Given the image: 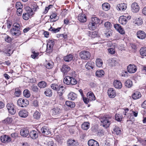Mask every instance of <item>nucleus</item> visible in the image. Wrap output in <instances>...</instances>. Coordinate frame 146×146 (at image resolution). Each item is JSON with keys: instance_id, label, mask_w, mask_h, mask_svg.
Masks as SVG:
<instances>
[{"instance_id": "nucleus-18", "label": "nucleus", "mask_w": 146, "mask_h": 146, "mask_svg": "<svg viewBox=\"0 0 146 146\" xmlns=\"http://www.w3.org/2000/svg\"><path fill=\"white\" fill-rule=\"evenodd\" d=\"M88 143L89 146H100L98 143L94 139H90L88 141Z\"/></svg>"}, {"instance_id": "nucleus-23", "label": "nucleus", "mask_w": 146, "mask_h": 146, "mask_svg": "<svg viewBox=\"0 0 146 146\" xmlns=\"http://www.w3.org/2000/svg\"><path fill=\"white\" fill-rule=\"evenodd\" d=\"M19 115L23 117H25L27 116L28 115V112L27 110H21L19 112Z\"/></svg>"}, {"instance_id": "nucleus-16", "label": "nucleus", "mask_w": 146, "mask_h": 146, "mask_svg": "<svg viewBox=\"0 0 146 146\" xmlns=\"http://www.w3.org/2000/svg\"><path fill=\"white\" fill-rule=\"evenodd\" d=\"M114 26L115 29L118 31L121 34H124L125 31L119 24H115Z\"/></svg>"}, {"instance_id": "nucleus-28", "label": "nucleus", "mask_w": 146, "mask_h": 146, "mask_svg": "<svg viewBox=\"0 0 146 146\" xmlns=\"http://www.w3.org/2000/svg\"><path fill=\"white\" fill-rule=\"evenodd\" d=\"M87 97L90 101L94 100H95V97L94 94L92 92H89L87 94Z\"/></svg>"}, {"instance_id": "nucleus-51", "label": "nucleus", "mask_w": 146, "mask_h": 146, "mask_svg": "<svg viewBox=\"0 0 146 146\" xmlns=\"http://www.w3.org/2000/svg\"><path fill=\"white\" fill-rule=\"evenodd\" d=\"M40 114L38 111H36L34 113L33 117L35 119H38L40 118Z\"/></svg>"}, {"instance_id": "nucleus-8", "label": "nucleus", "mask_w": 146, "mask_h": 146, "mask_svg": "<svg viewBox=\"0 0 146 146\" xmlns=\"http://www.w3.org/2000/svg\"><path fill=\"white\" fill-rule=\"evenodd\" d=\"M127 70L129 72L133 73L137 71V67L134 64H130L127 66Z\"/></svg>"}, {"instance_id": "nucleus-61", "label": "nucleus", "mask_w": 146, "mask_h": 146, "mask_svg": "<svg viewBox=\"0 0 146 146\" xmlns=\"http://www.w3.org/2000/svg\"><path fill=\"white\" fill-rule=\"evenodd\" d=\"M32 90L35 92H37L38 90V88L36 86L34 85L32 86L31 88Z\"/></svg>"}, {"instance_id": "nucleus-11", "label": "nucleus", "mask_w": 146, "mask_h": 146, "mask_svg": "<svg viewBox=\"0 0 146 146\" xmlns=\"http://www.w3.org/2000/svg\"><path fill=\"white\" fill-rule=\"evenodd\" d=\"M117 9L119 11H124L127 8V5L125 3H121L117 5Z\"/></svg>"}, {"instance_id": "nucleus-34", "label": "nucleus", "mask_w": 146, "mask_h": 146, "mask_svg": "<svg viewBox=\"0 0 146 146\" xmlns=\"http://www.w3.org/2000/svg\"><path fill=\"white\" fill-rule=\"evenodd\" d=\"M73 58L72 55L69 54L64 56V60L66 62H69L72 60Z\"/></svg>"}, {"instance_id": "nucleus-54", "label": "nucleus", "mask_w": 146, "mask_h": 146, "mask_svg": "<svg viewBox=\"0 0 146 146\" xmlns=\"http://www.w3.org/2000/svg\"><path fill=\"white\" fill-rule=\"evenodd\" d=\"M31 10L33 11H35L38 9V7L36 3H33L31 6Z\"/></svg>"}, {"instance_id": "nucleus-26", "label": "nucleus", "mask_w": 146, "mask_h": 146, "mask_svg": "<svg viewBox=\"0 0 146 146\" xmlns=\"http://www.w3.org/2000/svg\"><path fill=\"white\" fill-rule=\"evenodd\" d=\"M95 64L92 62H87L85 65L86 68L88 70H90L94 68Z\"/></svg>"}, {"instance_id": "nucleus-4", "label": "nucleus", "mask_w": 146, "mask_h": 146, "mask_svg": "<svg viewBox=\"0 0 146 146\" xmlns=\"http://www.w3.org/2000/svg\"><path fill=\"white\" fill-rule=\"evenodd\" d=\"M6 107L10 114L11 115H14L16 111L15 109V106L13 103H8L7 104Z\"/></svg>"}, {"instance_id": "nucleus-27", "label": "nucleus", "mask_w": 146, "mask_h": 146, "mask_svg": "<svg viewBox=\"0 0 146 146\" xmlns=\"http://www.w3.org/2000/svg\"><path fill=\"white\" fill-rule=\"evenodd\" d=\"M70 70V68L69 66L66 65H62L61 69V71L64 73L68 72Z\"/></svg>"}, {"instance_id": "nucleus-7", "label": "nucleus", "mask_w": 146, "mask_h": 146, "mask_svg": "<svg viewBox=\"0 0 146 146\" xmlns=\"http://www.w3.org/2000/svg\"><path fill=\"white\" fill-rule=\"evenodd\" d=\"M35 13L32 10L29 12L24 13L22 15L23 19L25 20H27L30 18H31L34 15Z\"/></svg>"}, {"instance_id": "nucleus-32", "label": "nucleus", "mask_w": 146, "mask_h": 146, "mask_svg": "<svg viewBox=\"0 0 146 146\" xmlns=\"http://www.w3.org/2000/svg\"><path fill=\"white\" fill-rule=\"evenodd\" d=\"M65 104L67 106L71 108H74L75 106V104L74 102L69 101L66 102Z\"/></svg>"}, {"instance_id": "nucleus-49", "label": "nucleus", "mask_w": 146, "mask_h": 146, "mask_svg": "<svg viewBox=\"0 0 146 146\" xmlns=\"http://www.w3.org/2000/svg\"><path fill=\"white\" fill-rule=\"evenodd\" d=\"M23 96L25 97L28 98L30 97L31 94L30 91L28 90H25L23 92Z\"/></svg>"}, {"instance_id": "nucleus-30", "label": "nucleus", "mask_w": 146, "mask_h": 146, "mask_svg": "<svg viewBox=\"0 0 146 146\" xmlns=\"http://www.w3.org/2000/svg\"><path fill=\"white\" fill-rule=\"evenodd\" d=\"M141 96V93L139 92H136L132 95V98L134 100H137L140 98Z\"/></svg>"}, {"instance_id": "nucleus-38", "label": "nucleus", "mask_w": 146, "mask_h": 146, "mask_svg": "<svg viewBox=\"0 0 146 146\" xmlns=\"http://www.w3.org/2000/svg\"><path fill=\"white\" fill-rule=\"evenodd\" d=\"M70 76H67L65 77L64 79L63 82L64 84L67 85H70Z\"/></svg>"}, {"instance_id": "nucleus-14", "label": "nucleus", "mask_w": 146, "mask_h": 146, "mask_svg": "<svg viewBox=\"0 0 146 146\" xmlns=\"http://www.w3.org/2000/svg\"><path fill=\"white\" fill-rule=\"evenodd\" d=\"M78 19L80 22L83 23L86 22L87 20L86 15L83 13L80 14L78 15Z\"/></svg>"}, {"instance_id": "nucleus-10", "label": "nucleus", "mask_w": 146, "mask_h": 146, "mask_svg": "<svg viewBox=\"0 0 146 146\" xmlns=\"http://www.w3.org/2000/svg\"><path fill=\"white\" fill-rule=\"evenodd\" d=\"M1 141L4 143H8L11 140V138L9 136L6 135H3L1 137Z\"/></svg>"}, {"instance_id": "nucleus-31", "label": "nucleus", "mask_w": 146, "mask_h": 146, "mask_svg": "<svg viewBox=\"0 0 146 146\" xmlns=\"http://www.w3.org/2000/svg\"><path fill=\"white\" fill-rule=\"evenodd\" d=\"M105 72L102 70H98L96 72V76L99 77H101L104 76Z\"/></svg>"}, {"instance_id": "nucleus-6", "label": "nucleus", "mask_w": 146, "mask_h": 146, "mask_svg": "<svg viewBox=\"0 0 146 146\" xmlns=\"http://www.w3.org/2000/svg\"><path fill=\"white\" fill-rule=\"evenodd\" d=\"M54 44V42L53 40H49L47 45L46 51L47 53H50L53 50V47Z\"/></svg>"}, {"instance_id": "nucleus-43", "label": "nucleus", "mask_w": 146, "mask_h": 146, "mask_svg": "<svg viewBox=\"0 0 146 146\" xmlns=\"http://www.w3.org/2000/svg\"><path fill=\"white\" fill-rule=\"evenodd\" d=\"M88 34L90 37L92 38H95L97 36V33L95 31H89Z\"/></svg>"}, {"instance_id": "nucleus-5", "label": "nucleus", "mask_w": 146, "mask_h": 146, "mask_svg": "<svg viewBox=\"0 0 146 146\" xmlns=\"http://www.w3.org/2000/svg\"><path fill=\"white\" fill-rule=\"evenodd\" d=\"M17 104L19 106L22 107H25L29 104V102L26 99L21 98L18 100Z\"/></svg>"}, {"instance_id": "nucleus-50", "label": "nucleus", "mask_w": 146, "mask_h": 146, "mask_svg": "<svg viewBox=\"0 0 146 146\" xmlns=\"http://www.w3.org/2000/svg\"><path fill=\"white\" fill-rule=\"evenodd\" d=\"M53 63L50 61L46 62V64L45 65V66L48 69H51L53 67Z\"/></svg>"}, {"instance_id": "nucleus-15", "label": "nucleus", "mask_w": 146, "mask_h": 146, "mask_svg": "<svg viewBox=\"0 0 146 146\" xmlns=\"http://www.w3.org/2000/svg\"><path fill=\"white\" fill-rule=\"evenodd\" d=\"M67 144L68 146H78L77 141L74 139H69L67 141Z\"/></svg>"}, {"instance_id": "nucleus-56", "label": "nucleus", "mask_w": 146, "mask_h": 146, "mask_svg": "<svg viewBox=\"0 0 146 146\" xmlns=\"http://www.w3.org/2000/svg\"><path fill=\"white\" fill-rule=\"evenodd\" d=\"M15 6L17 9H22L23 7L22 4L19 2H17L16 3Z\"/></svg>"}, {"instance_id": "nucleus-33", "label": "nucleus", "mask_w": 146, "mask_h": 146, "mask_svg": "<svg viewBox=\"0 0 146 146\" xmlns=\"http://www.w3.org/2000/svg\"><path fill=\"white\" fill-rule=\"evenodd\" d=\"M90 127V123L88 122H84L82 125V128L84 130H87Z\"/></svg>"}, {"instance_id": "nucleus-1", "label": "nucleus", "mask_w": 146, "mask_h": 146, "mask_svg": "<svg viewBox=\"0 0 146 146\" xmlns=\"http://www.w3.org/2000/svg\"><path fill=\"white\" fill-rule=\"evenodd\" d=\"M20 26L19 24L14 25L13 27L11 30V33L13 36H18L21 34L19 30Z\"/></svg>"}, {"instance_id": "nucleus-44", "label": "nucleus", "mask_w": 146, "mask_h": 146, "mask_svg": "<svg viewBox=\"0 0 146 146\" xmlns=\"http://www.w3.org/2000/svg\"><path fill=\"white\" fill-rule=\"evenodd\" d=\"M12 117H8L3 121V122L7 124H9L12 123Z\"/></svg>"}, {"instance_id": "nucleus-25", "label": "nucleus", "mask_w": 146, "mask_h": 146, "mask_svg": "<svg viewBox=\"0 0 146 146\" xmlns=\"http://www.w3.org/2000/svg\"><path fill=\"white\" fill-rule=\"evenodd\" d=\"M113 84L115 88L117 89H120L122 87L121 83L117 80H115L113 82Z\"/></svg>"}, {"instance_id": "nucleus-17", "label": "nucleus", "mask_w": 146, "mask_h": 146, "mask_svg": "<svg viewBox=\"0 0 146 146\" xmlns=\"http://www.w3.org/2000/svg\"><path fill=\"white\" fill-rule=\"evenodd\" d=\"M29 133V131L27 128H23L21 130L20 135L23 137H26L28 135Z\"/></svg>"}, {"instance_id": "nucleus-29", "label": "nucleus", "mask_w": 146, "mask_h": 146, "mask_svg": "<svg viewBox=\"0 0 146 146\" xmlns=\"http://www.w3.org/2000/svg\"><path fill=\"white\" fill-rule=\"evenodd\" d=\"M77 97L76 94L73 92H70L68 95V98L70 100H75Z\"/></svg>"}, {"instance_id": "nucleus-39", "label": "nucleus", "mask_w": 146, "mask_h": 146, "mask_svg": "<svg viewBox=\"0 0 146 146\" xmlns=\"http://www.w3.org/2000/svg\"><path fill=\"white\" fill-rule=\"evenodd\" d=\"M103 64L102 60L100 58H98L96 60V64L97 66L98 67H101L102 66Z\"/></svg>"}, {"instance_id": "nucleus-22", "label": "nucleus", "mask_w": 146, "mask_h": 146, "mask_svg": "<svg viewBox=\"0 0 146 146\" xmlns=\"http://www.w3.org/2000/svg\"><path fill=\"white\" fill-rule=\"evenodd\" d=\"M29 135L30 137L33 139H36L38 137V134L37 132L34 130L31 131Z\"/></svg>"}, {"instance_id": "nucleus-59", "label": "nucleus", "mask_w": 146, "mask_h": 146, "mask_svg": "<svg viewBox=\"0 0 146 146\" xmlns=\"http://www.w3.org/2000/svg\"><path fill=\"white\" fill-rule=\"evenodd\" d=\"M113 131H115L117 135H119L121 133V131L120 128L116 127L113 129Z\"/></svg>"}, {"instance_id": "nucleus-40", "label": "nucleus", "mask_w": 146, "mask_h": 146, "mask_svg": "<svg viewBox=\"0 0 146 146\" xmlns=\"http://www.w3.org/2000/svg\"><path fill=\"white\" fill-rule=\"evenodd\" d=\"M88 26L90 30H93L95 29L96 28L97 25L92 22L89 23Z\"/></svg>"}, {"instance_id": "nucleus-19", "label": "nucleus", "mask_w": 146, "mask_h": 146, "mask_svg": "<svg viewBox=\"0 0 146 146\" xmlns=\"http://www.w3.org/2000/svg\"><path fill=\"white\" fill-rule=\"evenodd\" d=\"M137 37L140 39H144L146 37V34L145 32L141 31H140L137 32Z\"/></svg>"}, {"instance_id": "nucleus-63", "label": "nucleus", "mask_w": 146, "mask_h": 146, "mask_svg": "<svg viewBox=\"0 0 146 146\" xmlns=\"http://www.w3.org/2000/svg\"><path fill=\"white\" fill-rule=\"evenodd\" d=\"M108 52L111 54H113L115 53V51L114 49L110 48L108 50Z\"/></svg>"}, {"instance_id": "nucleus-2", "label": "nucleus", "mask_w": 146, "mask_h": 146, "mask_svg": "<svg viewBox=\"0 0 146 146\" xmlns=\"http://www.w3.org/2000/svg\"><path fill=\"white\" fill-rule=\"evenodd\" d=\"M111 117L108 115H107L105 117H102L100 119V121L103 123V126L106 128L109 127L110 124V122L109 121Z\"/></svg>"}, {"instance_id": "nucleus-13", "label": "nucleus", "mask_w": 146, "mask_h": 146, "mask_svg": "<svg viewBox=\"0 0 146 146\" xmlns=\"http://www.w3.org/2000/svg\"><path fill=\"white\" fill-rule=\"evenodd\" d=\"M108 94L110 98H114L116 95L115 90L112 88H110L108 90Z\"/></svg>"}, {"instance_id": "nucleus-42", "label": "nucleus", "mask_w": 146, "mask_h": 146, "mask_svg": "<svg viewBox=\"0 0 146 146\" xmlns=\"http://www.w3.org/2000/svg\"><path fill=\"white\" fill-rule=\"evenodd\" d=\"M47 85L46 83L44 81H41L39 82L38 84V86L40 88H45Z\"/></svg>"}, {"instance_id": "nucleus-57", "label": "nucleus", "mask_w": 146, "mask_h": 146, "mask_svg": "<svg viewBox=\"0 0 146 146\" xmlns=\"http://www.w3.org/2000/svg\"><path fill=\"white\" fill-rule=\"evenodd\" d=\"M115 119L118 121H121L122 120L121 115L119 114H116L115 115Z\"/></svg>"}, {"instance_id": "nucleus-12", "label": "nucleus", "mask_w": 146, "mask_h": 146, "mask_svg": "<svg viewBox=\"0 0 146 146\" xmlns=\"http://www.w3.org/2000/svg\"><path fill=\"white\" fill-rule=\"evenodd\" d=\"M41 131L42 133L44 135H48L51 133L50 129L48 127L45 126L42 128Z\"/></svg>"}, {"instance_id": "nucleus-58", "label": "nucleus", "mask_w": 146, "mask_h": 146, "mask_svg": "<svg viewBox=\"0 0 146 146\" xmlns=\"http://www.w3.org/2000/svg\"><path fill=\"white\" fill-rule=\"evenodd\" d=\"M51 87L52 89L57 91L59 87V86L57 84H51Z\"/></svg>"}, {"instance_id": "nucleus-35", "label": "nucleus", "mask_w": 146, "mask_h": 146, "mask_svg": "<svg viewBox=\"0 0 146 146\" xmlns=\"http://www.w3.org/2000/svg\"><path fill=\"white\" fill-rule=\"evenodd\" d=\"M140 55L143 56H146V47H143L141 48L139 50Z\"/></svg>"}, {"instance_id": "nucleus-9", "label": "nucleus", "mask_w": 146, "mask_h": 146, "mask_svg": "<svg viewBox=\"0 0 146 146\" xmlns=\"http://www.w3.org/2000/svg\"><path fill=\"white\" fill-rule=\"evenodd\" d=\"M139 10V7L138 3L136 2L133 3L131 7V11L135 13H137Z\"/></svg>"}, {"instance_id": "nucleus-47", "label": "nucleus", "mask_w": 146, "mask_h": 146, "mask_svg": "<svg viewBox=\"0 0 146 146\" xmlns=\"http://www.w3.org/2000/svg\"><path fill=\"white\" fill-rule=\"evenodd\" d=\"M125 84L127 87L130 88L132 85V82L130 80H128L125 82Z\"/></svg>"}, {"instance_id": "nucleus-37", "label": "nucleus", "mask_w": 146, "mask_h": 146, "mask_svg": "<svg viewBox=\"0 0 146 146\" xmlns=\"http://www.w3.org/2000/svg\"><path fill=\"white\" fill-rule=\"evenodd\" d=\"M44 94L47 96L51 97L52 95V92L50 89L48 88L46 90Z\"/></svg>"}, {"instance_id": "nucleus-60", "label": "nucleus", "mask_w": 146, "mask_h": 146, "mask_svg": "<svg viewBox=\"0 0 146 146\" xmlns=\"http://www.w3.org/2000/svg\"><path fill=\"white\" fill-rule=\"evenodd\" d=\"M21 92L19 89H16L15 94L17 97H19L21 94Z\"/></svg>"}, {"instance_id": "nucleus-48", "label": "nucleus", "mask_w": 146, "mask_h": 146, "mask_svg": "<svg viewBox=\"0 0 146 146\" xmlns=\"http://www.w3.org/2000/svg\"><path fill=\"white\" fill-rule=\"evenodd\" d=\"M109 62L111 64V65L112 66H115L117 64V62L115 58H112L109 59Z\"/></svg>"}, {"instance_id": "nucleus-62", "label": "nucleus", "mask_w": 146, "mask_h": 146, "mask_svg": "<svg viewBox=\"0 0 146 146\" xmlns=\"http://www.w3.org/2000/svg\"><path fill=\"white\" fill-rule=\"evenodd\" d=\"M5 40L6 42L10 43L12 41V39L8 35H6V36L5 38Z\"/></svg>"}, {"instance_id": "nucleus-20", "label": "nucleus", "mask_w": 146, "mask_h": 146, "mask_svg": "<svg viewBox=\"0 0 146 146\" xmlns=\"http://www.w3.org/2000/svg\"><path fill=\"white\" fill-rule=\"evenodd\" d=\"M119 23L122 25L126 24L127 22V17L124 16H120L119 19Z\"/></svg>"}, {"instance_id": "nucleus-36", "label": "nucleus", "mask_w": 146, "mask_h": 146, "mask_svg": "<svg viewBox=\"0 0 146 146\" xmlns=\"http://www.w3.org/2000/svg\"><path fill=\"white\" fill-rule=\"evenodd\" d=\"M91 21L93 23H94L96 25L98 24L100 22V19L94 16L92 17L91 18Z\"/></svg>"}, {"instance_id": "nucleus-45", "label": "nucleus", "mask_w": 146, "mask_h": 146, "mask_svg": "<svg viewBox=\"0 0 146 146\" xmlns=\"http://www.w3.org/2000/svg\"><path fill=\"white\" fill-rule=\"evenodd\" d=\"M61 29V27H58L55 29L51 27L49 29V31L52 32V33H56L59 31Z\"/></svg>"}, {"instance_id": "nucleus-46", "label": "nucleus", "mask_w": 146, "mask_h": 146, "mask_svg": "<svg viewBox=\"0 0 146 146\" xmlns=\"http://www.w3.org/2000/svg\"><path fill=\"white\" fill-rule=\"evenodd\" d=\"M135 24L137 26L141 25L143 23V21L141 19L137 18L134 21Z\"/></svg>"}, {"instance_id": "nucleus-53", "label": "nucleus", "mask_w": 146, "mask_h": 146, "mask_svg": "<svg viewBox=\"0 0 146 146\" xmlns=\"http://www.w3.org/2000/svg\"><path fill=\"white\" fill-rule=\"evenodd\" d=\"M32 54L31 55V57L33 58H36L39 55L38 52H36L34 50H32Z\"/></svg>"}, {"instance_id": "nucleus-41", "label": "nucleus", "mask_w": 146, "mask_h": 146, "mask_svg": "<svg viewBox=\"0 0 146 146\" xmlns=\"http://www.w3.org/2000/svg\"><path fill=\"white\" fill-rule=\"evenodd\" d=\"M102 7L104 10L107 11L110 9V5L108 3H104L102 4Z\"/></svg>"}, {"instance_id": "nucleus-55", "label": "nucleus", "mask_w": 146, "mask_h": 146, "mask_svg": "<svg viewBox=\"0 0 146 146\" xmlns=\"http://www.w3.org/2000/svg\"><path fill=\"white\" fill-rule=\"evenodd\" d=\"M104 26L107 29H109L111 27L112 25L110 22H107L105 23Z\"/></svg>"}, {"instance_id": "nucleus-64", "label": "nucleus", "mask_w": 146, "mask_h": 146, "mask_svg": "<svg viewBox=\"0 0 146 146\" xmlns=\"http://www.w3.org/2000/svg\"><path fill=\"white\" fill-rule=\"evenodd\" d=\"M22 12V9H17V15L19 16H21Z\"/></svg>"}, {"instance_id": "nucleus-3", "label": "nucleus", "mask_w": 146, "mask_h": 146, "mask_svg": "<svg viewBox=\"0 0 146 146\" xmlns=\"http://www.w3.org/2000/svg\"><path fill=\"white\" fill-rule=\"evenodd\" d=\"M80 56L83 59L87 60L90 58L91 54L88 51L86 50H82L80 52Z\"/></svg>"}, {"instance_id": "nucleus-21", "label": "nucleus", "mask_w": 146, "mask_h": 146, "mask_svg": "<svg viewBox=\"0 0 146 146\" xmlns=\"http://www.w3.org/2000/svg\"><path fill=\"white\" fill-rule=\"evenodd\" d=\"M61 112V109L58 107L54 108L52 110L53 115H58Z\"/></svg>"}, {"instance_id": "nucleus-52", "label": "nucleus", "mask_w": 146, "mask_h": 146, "mask_svg": "<svg viewBox=\"0 0 146 146\" xmlns=\"http://www.w3.org/2000/svg\"><path fill=\"white\" fill-rule=\"evenodd\" d=\"M70 85H75L77 84V80L73 77L70 76Z\"/></svg>"}, {"instance_id": "nucleus-24", "label": "nucleus", "mask_w": 146, "mask_h": 146, "mask_svg": "<svg viewBox=\"0 0 146 146\" xmlns=\"http://www.w3.org/2000/svg\"><path fill=\"white\" fill-rule=\"evenodd\" d=\"M65 88L62 86H59V87L58 88L57 91H58V95L61 96L62 95L64 92Z\"/></svg>"}]
</instances>
